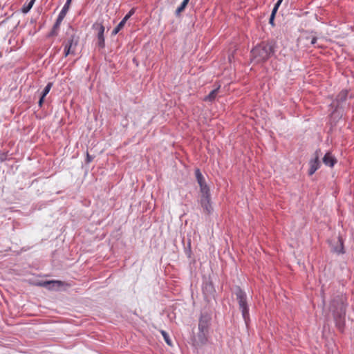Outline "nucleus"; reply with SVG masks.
<instances>
[{
  "instance_id": "nucleus-1",
  "label": "nucleus",
  "mask_w": 354,
  "mask_h": 354,
  "mask_svg": "<svg viewBox=\"0 0 354 354\" xmlns=\"http://www.w3.org/2000/svg\"><path fill=\"white\" fill-rule=\"evenodd\" d=\"M346 297L343 295H336L331 301L330 309L333 313L335 326L337 330L343 333L345 328L346 311Z\"/></svg>"
},
{
  "instance_id": "nucleus-2",
  "label": "nucleus",
  "mask_w": 354,
  "mask_h": 354,
  "mask_svg": "<svg viewBox=\"0 0 354 354\" xmlns=\"http://www.w3.org/2000/svg\"><path fill=\"white\" fill-rule=\"evenodd\" d=\"M212 322V314L207 310H203L201 313L198 320V333L197 339H195V344L197 345H204L208 340L209 329Z\"/></svg>"
},
{
  "instance_id": "nucleus-3",
  "label": "nucleus",
  "mask_w": 354,
  "mask_h": 354,
  "mask_svg": "<svg viewBox=\"0 0 354 354\" xmlns=\"http://www.w3.org/2000/svg\"><path fill=\"white\" fill-rule=\"evenodd\" d=\"M273 53V48L267 43H261L251 50L252 60L256 63L266 61Z\"/></svg>"
},
{
  "instance_id": "nucleus-4",
  "label": "nucleus",
  "mask_w": 354,
  "mask_h": 354,
  "mask_svg": "<svg viewBox=\"0 0 354 354\" xmlns=\"http://www.w3.org/2000/svg\"><path fill=\"white\" fill-rule=\"evenodd\" d=\"M236 299L239 303V309L241 311L243 318L248 325L250 320L249 308L248 305V297L242 289H239L236 292Z\"/></svg>"
},
{
  "instance_id": "nucleus-5",
  "label": "nucleus",
  "mask_w": 354,
  "mask_h": 354,
  "mask_svg": "<svg viewBox=\"0 0 354 354\" xmlns=\"http://www.w3.org/2000/svg\"><path fill=\"white\" fill-rule=\"evenodd\" d=\"M77 43L78 39L75 35H71V37L67 41L64 42L63 45L64 47V57H67L70 54L75 55V50Z\"/></svg>"
},
{
  "instance_id": "nucleus-6",
  "label": "nucleus",
  "mask_w": 354,
  "mask_h": 354,
  "mask_svg": "<svg viewBox=\"0 0 354 354\" xmlns=\"http://www.w3.org/2000/svg\"><path fill=\"white\" fill-rule=\"evenodd\" d=\"M199 203L205 214L210 215L212 213L213 207L211 203L210 193L201 195Z\"/></svg>"
},
{
  "instance_id": "nucleus-7",
  "label": "nucleus",
  "mask_w": 354,
  "mask_h": 354,
  "mask_svg": "<svg viewBox=\"0 0 354 354\" xmlns=\"http://www.w3.org/2000/svg\"><path fill=\"white\" fill-rule=\"evenodd\" d=\"M195 176H196L197 183H198L199 187H200L201 195L209 194L210 192H209V187L207 186V185L205 182V180L199 169H196L195 170Z\"/></svg>"
},
{
  "instance_id": "nucleus-8",
  "label": "nucleus",
  "mask_w": 354,
  "mask_h": 354,
  "mask_svg": "<svg viewBox=\"0 0 354 354\" xmlns=\"http://www.w3.org/2000/svg\"><path fill=\"white\" fill-rule=\"evenodd\" d=\"M93 28L97 30V45L100 48L104 47V27L101 23H95L93 24Z\"/></svg>"
},
{
  "instance_id": "nucleus-9",
  "label": "nucleus",
  "mask_w": 354,
  "mask_h": 354,
  "mask_svg": "<svg viewBox=\"0 0 354 354\" xmlns=\"http://www.w3.org/2000/svg\"><path fill=\"white\" fill-rule=\"evenodd\" d=\"M35 285L37 286H51V288H59L64 286V283L61 281H47L43 279L35 283Z\"/></svg>"
},
{
  "instance_id": "nucleus-10",
  "label": "nucleus",
  "mask_w": 354,
  "mask_h": 354,
  "mask_svg": "<svg viewBox=\"0 0 354 354\" xmlns=\"http://www.w3.org/2000/svg\"><path fill=\"white\" fill-rule=\"evenodd\" d=\"M320 167V162L319 160V151L315 152V157L313 160L310 162V169L308 174L310 176L313 175Z\"/></svg>"
},
{
  "instance_id": "nucleus-11",
  "label": "nucleus",
  "mask_w": 354,
  "mask_h": 354,
  "mask_svg": "<svg viewBox=\"0 0 354 354\" xmlns=\"http://www.w3.org/2000/svg\"><path fill=\"white\" fill-rule=\"evenodd\" d=\"M323 162L324 165L328 167H333L337 162L335 158L331 154L330 152H328L325 154L323 158Z\"/></svg>"
},
{
  "instance_id": "nucleus-12",
  "label": "nucleus",
  "mask_w": 354,
  "mask_h": 354,
  "mask_svg": "<svg viewBox=\"0 0 354 354\" xmlns=\"http://www.w3.org/2000/svg\"><path fill=\"white\" fill-rule=\"evenodd\" d=\"M71 0H67L66 3L64 4V7L62 8L61 12H59L58 17L57 19L62 21L64 19L71 4Z\"/></svg>"
},
{
  "instance_id": "nucleus-13",
  "label": "nucleus",
  "mask_w": 354,
  "mask_h": 354,
  "mask_svg": "<svg viewBox=\"0 0 354 354\" xmlns=\"http://www.w3.org/2000/svg\"><path fill=\"white\" fill-rule=\"evenodd\" d=\"M62 21L57 19L51 31L48 34V37H54L58 35L59 29Z\"/></svg>"
},
{
  "instance_id": "nucleus-14",
  "label": "nucleus",
  "mask_w": 354,
  "mask_h": 354,
  "mask_svg": "<svg viewBox=\"0 0 354 354\" xmlns=\"http://www.w3.org/2000/svg\"><path fill=\"white\" fill-rule=\"evenodd\" d=\"M220 88V86H218L216 88L214 89L213 91H212L208 95H207L205 98H204V100L205 101H208V102H212L215 100L217 94H218V89Z\"/></svg>"
},
{
  "instance_id": "nucleus-15",
  "label": "nucleus",
  "mask_w": 354,
  "mask_h": 354,
  "mask_svg": "<svg viewBox=\"0 0 354 354\" xmlns=\"http://www.w3.org/2000/svg\"><path fill=\"white\" fill-rule=\"evenodd\" d=\"M282 1L283 0H278L277 2L275 3V5L272 9V14L270 17V24H273V21H274L276 12H277V10H278L279 6L281 5Z\"/></svg>"
},
{
  "instance_id": "nucleus-16",
  "label": "nucleus",
  "mask_w": 354,
  "mask_h": 354,
  "mask_svg": "<svg viewBox=\"0 0 354 354\" xmlns=\"http://www.w3.org/2000/svg\"><path fill=\"white\" fill-rule=\"evenodd\" d=\"M35 0H30L29 2L26 3L21 8V11L24 13L28 12L35 3Z\"/></svg>"
},
{
  "instance_id": "nucleus-17",
  "label": "nucleus",
  "mask_w": 354,
  "mask_h": 354,
  "mask_svg": "<svg viewBox=\"0 0 354 354\" xmlns=\"http://www.w3.org/2000/svg\"><path fill=\"white\" fill-rule=\"evenodd\" d=\"M125 23L122 21H121L118 26L113 30L112 35H117L124 26Z\"/></svg>"
},
{
  "instance_id": "nucleus-18",
  "label": "nucleus",
  "mask_w": 354,
  "mask_h": 354,
  "mask_svg": "<svg viewBox=\"0 0 354 354\" xmlns=\"http://www.w3.org/2000/svg\"><path fill=\"white\" fill-rule=\"evenodd\" d=\"M161 334H162L165 341L166 342V343L169 346H172V342H171V339H170L168 333L165 330H161Z\"/></svg>"
},
{
  "instance_id": "nucleus-19",
  "label": "nucleus",
  "mask_w": 354,
  "mask_h": 354,
  "mask_svg": "<svg viewBox=\"0 0 354 354\" xmlns=\"http://www.w3.org/2000/svg\"><path fill=\"white\" fill-rule=\"evenodd\" d=\"M52 86H53V83H51V82L48 83L47 85L46 86V87L44 88L41 95H42L43 97H45L47 95V94L49 93V91H50Z\"/></svg>"
},
{
  "instance_id": "nucleus-20",
  "label": "nucleus",
  "mask_w": 354,
  "mask_h": 354,
  "mask_svg": "<svg viewBox=\"0 0 354 354\" xmlns=\"http://www.w3.org/2000/svg\"><path fill=\"white\" fill-rule=\"evenodd\" d=\"M348 91L346 90L342 91L337 95V100L339 101H344L346 99Z\"/></svg>"
},
{
  "instance_id": "nucleus-21",
  "label": "nucleus",
  "mask_w": 354,
  "mask_h": 354,
  "mask_svg": "<svg viewBox=\"0 0 354 354\" xmlns=\"http://www.w3.org/2000/svg\"><path fill=\"white\" fill-rule=\"evenodd\" d=\"M134 13L133 9H131L128 14L125 15V17L122 19L125 24L127 21L131 17V16Z\"/></svg>"
},
{
  "instance_id": "nucleus-22",
  "label": "nucleus",
  "mask_w": 354,
  "mask_h": 354,
  "mask_svg": "<svg viewBox=\"0 0 354 354\" xmlns=\"http://www.w3.org/2000/svg\"><path fill=\"white\" fill-rule=\"evenodd\" d=\"M185 7H183V6H181V5H180V6L177 8V10H176V13H177V14L180 13L181 12H183V11L185 10Z\"/></svg>"
},
{
  "instance_id": "nucleus-23",
  "label": "nucleus",
  "mask_w": 354,
  "mask_h": 354,
  "mask_svg": "<svg viewBox=\"0 0 354 354\" xmlns=\"http://www.w3.org/2000/svg\"><path fill=\"white\" fill-rule=\"evenodd\" d=\"M44 100V97H42V95H41L40 99H39V102H38L39 106L40 107H41V106H42V104H43Z\"/></svg>"
},
{
  "instance_id": "nucleus-24",
  "label": "nucleus",
  "mask_w": 354,
  "mask_h": 354,
  "mask_svg": "<svg viewBox=\"0 0 354 354\" xmlns=\"http://www.w3.org/2000/svg\"><path fill=\"white\" fill-rule=\"evenodd\" d=\"M189 0H183V1L181 3V6H183V7L186 8L188 2H189Z\"/></svg>"
},
{
  "instance_id": "nucleus-25",
  "label": "nucleus",
  "mask_w": 354,
  "mask_h": 354,
  "mask_svg": "<svg viewBox=\"0 0 354 354\" xmlns=\"http://www.w3.org/2000/svg\"><path fill=\"white\" fill-rule=\"evenodd\" d=\"M189 0H183V1L181 3V6H183V7L186 8L188 2H189Z\"/></svg>"
},
{
  "instance_id": "nucleus-26",
  "label": "nucleus",
  "mask_w": 354,
  "mask_h": 354,
  "mask_svg": "<svg viewBox=\"0 0 354 354\" xmlns=\"http://www.w3.org/2000/svg\"><path fill=\"white\" fill-rule=\"evenodd\" d=\"M317 41V37H313L311 40V44L314 45Z\"/></svg>"
},
{
  "instance_id": "nucleus-27",
  "label": "nucleus",
  "mask_w": 354,
  "mask_h": 354,
  "mask_svg": "<svg viewBox=\"0 0 354 354\" xmlns=\"http://www.w3.org/2000/svg\"><path fill=\"white\" fill-rule=\"evenodd\" d=\"M322 295L323 300L324 301L325 297H324V292L323 289H322Z\"/></svg>"
},
{
  "instance_id": "nucleus-28",
  "label": "nucleus",
  "mask_w": 354,
  "mask_h": 354,
  "mask_svg": "<svg viewBox=\"0 0 354 354\" xmlns=\"http://www.w3.org/2000/svg\"><path fill=\"white\" fill-rule=\"evenodd\" d=\"M87 160H88V162H91V160L88 153H87Z\"/></svg>"
}]
</instances>
